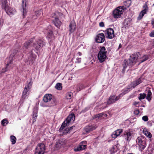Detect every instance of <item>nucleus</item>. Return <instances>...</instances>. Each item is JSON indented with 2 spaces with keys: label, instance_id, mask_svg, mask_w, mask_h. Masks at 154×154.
Segmentation results:
<instances>
[{
  "label": "nucleus",
  "instance_id": "obj_50",
  "mask_svg": "<svg viewBox=\"0 0 154 154\" xmlns=\"http://www.w3.org/2000/svg\"><path fill=\"white\" fill-rule=\"evenodd\" d=\"M78 54L79 56H81L82 55V53L80 52H78Z\"/></svg>",
  "mask_w": 154,
  "mask_h": 154
},
{
  "label": "nucleus",
  "instance_id": "obj_18",
  "mask_svg": "<svg viewBox=\"0 0 154 154\" xmlns=\"http://www.w3.org/2000/svg\"><path fill=\"white\" fill-rule=\"evenodd\" d=\"M142 82V79L141 78H140L132 82L131 84V85L133 88H134L136 86L138 85Z\"/></svg>",
  "mask_w": 154,
  "mask_h": 154
},
{
  "label": "nucleus",
  "instance_id": "obj_39",
  "mask_svg": "<svg viewBox=\"0 0 154 154\" xmlns=\"http://www.w3.org/2000/svg\"><path fill=\"white\" fill-rule=\"evenodd\" d=\"M42 12V11L41 10H38L35 11V15L37 16H39L41 14Z\"/></svg>",
  "mask_w": 154,
  "mask_h": 154
},
{
  "label": "nucleus",
  "instance_id": "obj_9",
  "mask_svg": "<svg viewBox=\"0 0 154 154\" xmlns=\"http://www.w3.org/2000/svg\"><path fill=\"white\" fill-rule=\"evenodd\" d=\"M28 59L27 63L29 65L32 64L36 57V55L33 53L32 50L27 55Z\"/></svg>",
  "mask_w": 154,
  "mask_h": 154
},
{
  "label": "nucleus",
  "instance_id": "obj_3",
  "mask_svg": "<svg viewBox=\"0 0 154 154\" xmlns=\"http://www.w3.org/2000/svg\"><path fill=\"white\" fill-rule=\"evenodd\" d=\"M75 119V116L74 114L69 115L66 119V120L64 121L62 123L60 128L59 129V131L62 132L63 134L69 133L70 132V129L69 128H66L65 129L63 130V129L64 128L67 126H68L69 123L73 122L74 121Z\"/></svg>",
  "mask_w": 154,
  "mask_h": 154
},
{
  "label": "nucleus",
  "instance_id": "obj_48",
  "mask_svg": "<svg viewBox=\"0 0 154 154\" xmlns=\"http://www.w3.org/2000/svg\"><path fill=\"white\" fill-rule=\"evenodd\" d=\"M151 23L153 26H154V19L152 20L151 21Z\"/></svg>",
  "mask_w": 154,
  "mask_h": 154
},
{
  "label": "nucleus",
  "instance_id": "obj_17",
  "mask_svg": "<svg viewBox=\"0 0 154 154\" xmlns=\"http://www.w3.org/2000/svg\"><path fill=\"white\" fill-rule=\"evenodd\" d=\"M142 82V79L141 78H140L132 82L131 84V85L133 88H134L136 86L138 85Z\"/></svg>",
  "mask_w": 154,
  "mask_h": 154
},
{
  "label": "nucleus",
  "instance_id": "obj_19",
  "mask_svg": "<svg viewBox=\"0 0 154 154\" xmlns=\"http://www.w3.org/2000/svg\"><path fill=\"white\" fill-rule=\"evenodd\" d=\"M48 32L47 38L50 42H51L54 38V36L53 34V30L52 29L47 30Z\"/></svg>",
  "mask_w": 154,
  "mask_h": 154
},
{
  "label": "nucleus",
  "instance_id": "obj_22",
  "mask_svg": "<svg viewBox=\"0 0 154 154\" xmlns=\"http://www.w3.org/2000/svg\"><path fill=\"white\" fill-rule=\"evenodd\" d=\"M52 99V96L51 94H46L44 96L43 100L45 102L47 103L50 101Z\"/></svg>",
  "mask_w": 154,
  "mask_h": 154
},
{
  "label": "nucleus",
  "instance_id": "obj_20",
  "mask_svg": "<svg viewBox=\"0 0 154 154\" xmlns=\"http://www.w3.org/2000/svg\"><path fill=\"white\" fill-rule=\"evenodd\" d=\"M5 11L6 13L10 16L16 13V10L15 9L10 8L9 7L6 9Z\"/></svg>",
  "mask_w": 154,
  "mask_h": 154
},
{
  "label": "nucleus",
  "instance_id": "obj_4",
  "mask_svg": "<svg viewBox=\"0 0 154 154\" xmlns=\"http://www.w3.org/2000/svg\"><path fill=\"white\" fill-rule=\"evenodd\" d=\"M107 51L105 47H102L98 54V60L100 63L104 62L107 57Z\"/></svg>",
  "mask_w": 154,
  "mask_h": 154
},
{
  "label": "nucleus",
  "instance_id": "obj_33",
  "mask_svg": "<svg viewBox=\"0 0 154 154\" xmlns=\"http://www.w3.org/2000/svg\"><path fill=\"white\" fill-rule=\"evenodd\" d=\"M152 95V93L150 90H148L147 92V97H146L147 99L149 101L151 100L150 97Z\"/></svg>",
  "mask_w": 154,
  "mask_h": 154
},
{
  "label": "nucleus",
  "instance_id": "obj_25",
  "mask_svg": "<svg viewBox=\"0 0 154 154\" xmlns=\"http://www.w3.org/2000/svg\"><path fill=\"white\" fill-rule=\"evenodd\" d=\"M2 9H4L5 10L9 7L8 4L7 3V0H2Z\"/></svg>",
  "mask_w": 154,
  "mask_h": 154
},
{
  "label": "nucleus",
  "instance_id": "obj_27",
  "mask_svg": "<svg viewBox=\"0 0 154 154\" xmlns=\"http://www.w3.org/2000/svg\"><path fill=\"white\" fill-rule=\"evenodd\" d=\"M31 42L30 40L28 41L25 42L23 45V49L24 50L25 49L28 48L31 45Z\"/></svg>",
  "mask_w": 154,
  "mask_h": 154
},
{
  "label": "nucleus",
  "instance_id": "obj_2",
  "mask_svg": "<svg viewBox=\"0 0 154 154\" xmlns=\"http://www.w3.org/2000/svg\"><path fill=\"white\" fill-rule=\"evenodd\" d=\"M131 89V88H127L125 89L122 91V93L119 94L118 96L115 95L110 96L107 102L104 103V107H102V109H104L108 105L115 103L116 101L118 100L121 97H122L124 95L128 92Z\"/></svg>",
  "mask_w": 154,
  "mask_h": 154
},
{
  "label": "nucleus",
  "instance_id": "obj_15",
  "mask_svg": "<svg viewBox=\"0 0 154 154\" xmlns=\"http://www.w3.org/2000/svg\"><path fill=\"white\" fill-rule=\"evenodd\" d=\"M52 17L54 18V19L53 20V22L54 25L57 28H59L61 24V22L56 17L55 14H54V15L52 16Z\"/></svg>",
  "mask_w": 154,
  "mask_h": 154
},
{
  "label": "nucleus",
  "instance_id": "obj_8",
  "mask_svg": "<svg viewBox=\"0 0 154 154\" xmlns=\"http://www.w3.org/2000/svg\"><path fill=\"white\" fill-rule=\"evenodd\" d=\"M143 9L140 12L137 18V19L138 20L141 19L144 14H146L148 11L149 8L146 3L143 6Z\"/></svg>",
  "mask_w": 154,
  "mask_h": 154
},
{
  "label": "nucleus",
  "instance_id": "obj_45",
  "mask_svg": "<svg viewBox=\"0 0 154 154\" xmlns=\"http://www.w3.org/2000/svg\"><path fill=\"white\" fill-rule=\"evenodd\" d=\"M150 36L154 37V30L152 31L149 34Z\"/></svg>",
  "mask_w": 154,
  "mask_h": 154
},
{
  "label": "nucleus",
  "instance_id": "obj_7",
  "mask_svg": "<svg viewBox=\"0 0 154 154\" xmlns=\"http://www.w3.org/2000/svg\"><path fill=\"white\" fill-rule=\"evenodd\" d=\"M45 145L43 143H39L35 149V154H43L45 151Z\"/></svg>",
  "mask_w": 154,
  "mask_h": 154
},
{
  "label": "nucleus",
  "instance_id": "obj_38",
  "mask_svg": "<svg viewBox=\"0 0 154 154\" xmlns=\"http://www.w3.org/2000/svg\"><path fill=\"white\" fill-rule=\"evenodd\" d=\"M32 83L31 82H29L28 84L26 85L25 88H26V89H28L29 91V89L31 88Z\"/></svg>",
  "mask_w": 154,
  "mask_h": 154
},
{
  "label": "nucleus",
  "instance_id": "obj_6",
  "mask_svg": "<svg viewBox=\"0 0 154 154\" xmlns=\"http://www.w3.org/2000/svg\"><path fill=\"white\" fill-rule=\"evenodd\" d=\"M124 7L123 6L119 7L114 10L113 16L114 18H118L121 17V14H123Z\"/></svg>",
  "mask_w": 154,
  "mask_h": 154
},
{
  "label": "nucleus",
  "instance_id": "obj_1",
  "mask_svg": "<svg viewBox=\"0 0 154 154\" xmlns=\"http://www.w3.org/2000/svg\"><path fill=\"white\" fill-rule=\"evenodd\" d=\"M140 54L139 52L134 53V54H132L130 56V58L128 60H125L123 64V69H125L128 66L129 68H130L138 62H139L138 64L139 65L141 63L147 60L148 58V55H146L143 56L139 60V57Z\"/></svg>",
  "mask_w": 154,
  "mask_h": 154
},
{
  "label": "nucleus",
  "instance_id": "obj_36",
  "mask_svg": "<svg viewBox=\"0 0 154 154\" xmlns=\"http://www.w3.org/2000/svg\"><path fill=\"white\" fill-rule=\"evenodd\" d=\"M37 116V113H36V112L33 113V117H32L33 123L34 122H35Z\"/></svg>",
  "mask_w": 154,
  "mask_h": 154
},
{
  "label": "nucleus",
  "instance_id": "obj_16",
  "mask_svg": "<svg viewBox=\"0 0 154 154\" xmlns=\"http://www.w3.org/2000/svg\"><path fill=\"white\" fill-rule=\"evenodd\" d=\"M133 133L130 131H125L124 133V137L125 140L129 141L131 139Z\"/></svg>",
  "mask_w": 154,
  "mask_h": 154
},
{
  "label": "nucleus",
  "instance_id": "obj_37",
  "mask_svg": "<svg viewBox=\"0 0 154 154\" xmlns=\"http://www.w3.org/2000/svg\"><path fill=\"white\" fill-rule=\"evenodd\" d=\"M115 134L118 136L122 132V129H119L115 131Z\"/></svg>",
  "mask_w": 154,
  "mask_h": 154
},
{
  "label": "nucleus",
  "instance_id": "obj_51",
  "mask_svg": "<svg viewBox=\"0 0 154 154\" xmlns=\"http://www.w3.org/2000/svg\"><path fill=\"white\" fill-rule=\"evenodd\" d=\"M122 45L121 44H120L119 45V48H121L122 47Z\"/></svg>",
  "mask_w": 154,
  "mask_h": 154
},
{
  "label": "nucleus",
  "instance_id": "obj_42",
  "mask_svg": "<svg viewBox=\"0 0 154 154\" xmlns=\"http://www.w3.org/2000/svg\"><path fill=\"white\" fill-rule=\"evenodd\" d=\"M81 58H77L76 59V61L75 63H80L81 62Z\"/></svg>",
  "mask_w": 154,
  "mask_h": 154
},
{
  "label": "nucleus",
  "instance_id": "obj_41",
  "mask_svg": "<svg viewBox=\"0 0 154 154\" xmlns=\"http://www.w3.org/2000/svg\"><path fill=\"white\" fill-rule=\"evenodd\" d=\"M142 120L145 122H146L148 120V118L147 116H143L142 118Z\"/></svg>",
  "mask_w": 154,
  "mask_h": 154
},
{
  "label": "nucleus",
  "instance_id": "obj_46",
  "mask_svg": "<svg viewBox=\"0 0 154 154\" xmlns=\"http://www.w3.org/2000/svg\"><path fill=\"white\" fill-rule=\"evenodd\" d=\"M99 26L101 27H103L104 26V23L103 22H101L99 23Z\"/></svg>",
  "mask_w": 154,
  "mask_h": 154
},
{
  "label": "nucleus",
  "instance_id": "obj_28",
  "mask_svg": "<svg viewBox=\"0 0 154 154\" xmlns=\"http://www.w3.org/2000/svg\"><path fill=\"white\" fill-rule=\"evenodd\" d=\"M29 90L26 89V88H25L23 92L22 97L24 99L25 98L29 93Z\"/></svg>",
  "mask_w": 154,
  "mask_h": 154
},
{
  "label": "nucleus",
  "instance_id": "obj_10",
  "mask_svg": "<svg viewBox=\"0 0 154 154\" xmlns=\"http://www.w3.org/2000/svg\"><path fill=\"white\" fill-rule=\"evenodd\" d=\"M17 51L14 50V51L13 54H11L10 57L9 61H8V63L7 64V67L5 68H3L2 69V72H5L7 71L8 70L7 69L8 67L9 66V65L10 64H11L12 62L13 61V59H12L13 57H14L15 56L16 54L17 53Z\"/></svg>",
  "mask_w": 154,
  "mask_h": 154
},
{
  "label": "nucleus",
  "instance_id": "obj_24",
  "mask_svg": "<svg viewBox=\"0 0 154 154\" xmlns=\"http://www.w3.org/2000/svg\"><path fill=\"white\" fill-rule=\"evenodd\" d=\"M66 143V140L64 139L60 140L58 142H57L56 146L57 148H59L61 146L65 144Z\"/></svg>",
  "mask_w": 154,
  "mask_h": 154
},
{
  "label": "nucleus",
  "instance_id": "obj_14",
  "mask_svg": "<svg viewBox=\"0 0 154 154\" xmlns=\"http://www.w3.org/2000/svg\"><path fill=\"white\" fill-rule=\"evenodd\" d=\"M86 141L81 142L77 147L75 149V151H81L85 149L86 147Z\"/></svg>",
  "mask_w": 154,
  "mask_h": 154
},
{
  "label": "nucleus",
  "instance_id": "obj_54",
  "mask_svg": "<svg viewBox=\"0 0 154 154\" xmlns=\"http://www.w3.org/2000/svg\"><path fill=\"white\" fill-rule=\"evenodd\" d=\"M55 104H53L52 105L53 106Z\"/></svg>",
  "mask_w": 154,
  "mask_h": 154
},
{
  "label": "nucleus",
  "instance_id": "obj_43",
  "mask_svg": "<svg viewBox=\"0 0 154 154\" xmlns=\"http://www.w3.org/2000/svg\"><path fill=\"white\" fill-rule=\"evenodd\" d=\"M111 136L112 138H116L118 136L116 134H115V132L114 131L113 134L111 135Z\"/></svg>",
  "mask_w": 154,
  "mask_h": 154
},
{
  "label": "nucleus",
  "instance_id": "obj_5",
  "mask_svg": "<svg viewBox=\"0 0 154 154\" xmlns=\"http://www.w3.org/2000/svg\"><path fill=\"white\" fill-rule=\"evenodd\" d=\"M137 143H138L139 146V149L142 151L144 149L146 146V142L145 139L141 137H139L136 140Z\"/></svg>",
  "mask_w": 154,
  "mask_h": 154
},
{
  "label": "nucleus",
  "instance_id": "obj_49",
  "mask_svg": "<svg viewBox=\"0 0 154 154\" xmlns=\"http://www.w3.org/2000/svg\"><path fill=\"white\" fill-rule=\"evenodd\" d=\"M75 127V126H73L71 127H70V128H69L70 129V131L71 130H72V129L73 128H74Z\"/></svg>",
  "mask_w": 154,
  "mask_h": 154
},
{
  "label": "nucleus",
  "instance_id": "obj_21",
  "mask_svg": "<svg viewBox=\"0 0 154 154\" xmlns=\"http://www.w3.org/2000/svg\"><path fill=\"white\" fill-rule=\"evenodd\" d=\"M26 0H22V8L23 11V17H24L26 13Z\"/></svg>",
  "mask_w": 154,
  "mask_h": 154
},
{
  "label": "nucleus",
  "instance_id": "obj_52",
  "mask_svg": "<svg viewBox=\"0 0 154 154\" xmlns=\"http://www.w3.org/2000/svg\"><path fill=\"white\" fill-rule=\"evenodd\" d=\"M103 116H104V117H106L107 116V115L106 114H104H104H103Z\"/></svg>",
  "mask_w": 154,
  "mask_h": 154
},
{
  "label": "nucleus",
  "instance_id": "obj_53",
  "mask_svg": "<svg viewBox=\"0 0 154 154\" xmlns=\"http://www.w3.org/2000/svg\"><path fill=\"white\" fill-rule=\"evenodd\" d=\"M128 154H133L132 153H128Z\"/></svg>",
  "mask_w": 154,
  "mask_h": 154
},
{
  "label": "nucleus",
  "instance_id": "obj_26",
  "mask_svg": "<svg viewBox=\"0 0 154 154\" xmlns=\"http://www.w3.org/2000/svg\"><path fill=\"white\" fill-rule=\"evenodd\" d=\"M143 132L144 134L148 137L150 138L152 137V134L150 132H149L146 128H144L143 130Z\"/></svg>",
  "mask_w": 154,
  "mask_h": 154
},
{
  "label": "nucleus",
  "instance_id": "obj_35",
  "mask_svg": "<svg viewBox=\"0 0 154 154\" xmlns=\"http://www.w3.org/2000/svg\"><path fill=\"white\" fill-rule=\"evenodd\" d=\"M8 123V122L6 119H4L2 120L1 122V124L2 125L6 126Z\"/></svg>",
  "mask_w": 154,
  "mask_h": 154
},
{
  "label": "nucleus",
  "instance_id": "obj_23",
  "mask_svg": "<svg viewBox=\"0 0 154 154\" xmlns=\"http://www.w3.org/2000/svg\"><path fill=\"white\" fill-rule=\"evenodd\" d=\"M76 28V25L74 22H71L69 25V31L71 33L74 31Z\"/></svg>",
  "mask_w": 154,
  "mask_h": 154
},
{
  "label": "nucleus",
  "instance_id": "obj_29",
  "mask_svg": "<svg viewBox=\"0 0 154 154\" xmlns=\"http://www.w3.org/2000/svg\"><path fill=\"white\" fill-rule=\"evenodd\" d=\"M95 128L94 127H92L91 126H87L85 128V131L86 132H89L90 131L94 130Z\"/></svg>",
  "mask_w": 154,
  "mask_h": 154
},
{
  "label": "nucleus",
  "instance_id": "obj_34",
  "mask_svg": "<svg viewBox=\"0 0 154 154\" xmlns=\"http://www.w3.org/2000/svg\"><path fill=\"white\" fill-rule=\"evenodd\" d=\"M72 95V93L71 92H68L66 94V97L67 99H69L71 98Z\"/></svg>",
  "mask_w": 154,
  "mask_h": 154
},
{
  "label": "nucleus",
  "instance_id": "obj_13",
  "mask_svg": "<svg viewBox=\"0 0 154 154\" xmlns=\"http://www.w3.org/2000/svg\"><path fill=\"white\" fill-rule=\"evenodd\" d=\"M95 39L96 41L98 43H103L105 40L104 34L103 33L98 34L96 35Z\"/></svg>",
  "mask_w": 154,
  "mask_h": 154
},
{
  "label": "nucleus",
  "instance_id": "obj_40",
  "mask_svg": "<svg viewBox=\"0 0 154 154\" xmlns=\"http://www.w3.org/2000/svg\"><path fill=\"white\" fill-rule=\"evenodd\" d=\"M103 114L104 113H103L98 114L95 115V117L96 118H100L103 116Z\"/></svg>",
  "mask_w": 154,
  "mask_h": 154
},
{
  "label": "nucleus",
  "instance_id": "obj_47",
  "mask_svg": "<svg viewBox=\"0 0 154 154\" xmlns=\"http://www.w3.org/2000/svg\"><path fill=\"white\" fill-rule=\"evenodd\" d=\"M139 102H136V101H135L133 103V104L134 105H138L139 104Z\"/></svg>",
  "mask_w": 154,
  "mask_h": 154
},
{
  "label": "nucleus",
  "instance_id": "obj_44",
  "mask_svg": "<svg viewBox=\"0 0 154 154\" xmlns=\"http://www.w3.org/2000/svg\"><path fill=\"white\" fill-rule=\"evenodd\" d=\"M134 114L136 115H138L139 113V111L138 109H135L134 111Z\"/></svg>",
  "mask_w": 154,
  "mask_h": 154
},
{
  "label": "nucleus",
  "instance_id": "obj_31",
  "mask_svg": "<svg viewBox=\"0 0 154 154\" xmlns=\"http://www.w3.org/2000/svg\"><path fill=\"white\" fill-rule=\"evenodd\" d=\"M55 88L58 90H61L62 89V84L60 83H57L56 85Z\"/></svg>",
  "mask_w": 154,
  "mask_h": 154
},
{
  "label": "nucleus",
  "instance_id": "obj_11",
  "mask_svg": "<svg viewBox=\"0 0 154 154\" xmlns=\"http://www.w3.org/2000/svg\"><path fill=\"white\" fill-rule=\"evenodd\" d=\"M45 45V43L43 41L39 39L34 44V47L37 51L39 50L42 47Z\"/></svg>",
  "mask_w": 154,
  "mask_h": 154
},
{
  "label": "nucleus",
  "instance_id": "obj_30",
  "mask_svg": "<svg viewBox=\"0 0 154 154\" xmlns=\"http://www.w3.org/2000/svg\"><path fill=\"white\" fill-rule=\"evenodd\" d=\"M146 96V95L145 93L140 94H139V96L138 97L139 99L140 100H142L143 99L145 98Z\"/></svg>",
  "mask_w": 154,
  "mask_h": 154
},
{
  "label": "nucleus",
  "instance_id": "obj_32",
  "mask_svg": "<svg viewBox=\"0 0 154 154\" xmlns=\"http://www.w3.org/2000/svg\"><path fill=\"white\" fill-rule=\"evenodd\" d=\"M11 141L12 142V144H14L15 143L16 141V137L14 136H11L10 137Z\"/></svg>",
  "mask_w": 154,
  "mask_h": 154
},
{
  "label": "nucleus",
  "instance_id": "obj_12",
  "mask_svg": "<svg viewBox=\"0 0 154 154\" xmlns=\"http://www.w3.org/2000/svg\"><path fill=\"white\" fill-rule=\"evenodd\" d=\"M106 35L107 38L112 39L115 36L114 32L113 29L109 28L106 31Z\"/></svg>",
  "mask_w": 154,
  "mask_h": 154
}]
</instances>
